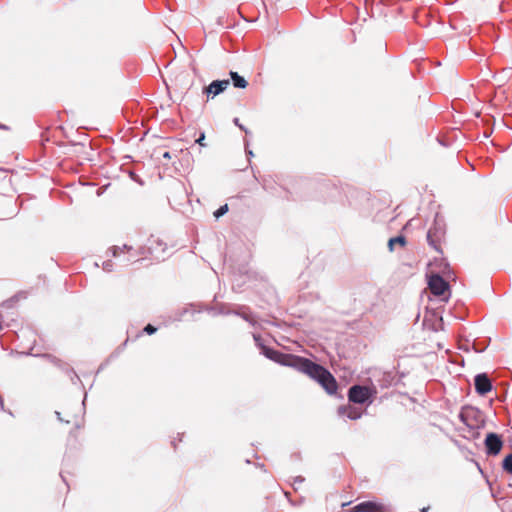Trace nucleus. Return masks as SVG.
<instances>
[{"label": "nucleus", "mask_w": 512, "mask_h": 512, "mask_svg": "<svg viewBox=\"0 0 512 512\" xmlns=\"http://www.w3.org/2000/svg\"><path fill=\"white\" fill-rule=\"evenodd\" d=\"M262 352L268 359L280 365L292 367L316 380L328 394L332 395L337 392L338 384L336 379L323 366L314 363L307 358L282 353L266 346L262 347Z\"/></svg>", "instance_id": "f257e3e1"}, {"label": "nucleus", "mask_w": 512, "mask_h": 512, "mask_svg": "<svg viewBox=\"0 0 512 512\" xmlns=\"http://www.w3.org/2000/svg\"><path fill=\"white\" fill-rule=\"evenodd\" d=\"M459 417L461 421L471 429H478L484 424L481 413L473 407L464 408Z\"/></svg>", "instance_id": "f03ea898"}, {"label": "nucleus", "mask_w": 512, "mask_h": 512, "mask_svg": "<svg viewBox=\"0 0 512 512\" xmlns=\"http://www.w3.org/2000/svg\"><path fill=\"white\" fill-rule=\"evenodd\" d=\"M428 287L431 293L435 296H444L446 293L449 294V284L440 275L432 274L428 279ZM449 295L444 297V300H448Z\"/></svg>", "instance_id": "7ed1b4c3"}, {"label": "nucleus", "mask_w": 512, "mask_h": 512, "mask_svg": "<svg viewBox=\"0 0 512 512\" xmlns=\"http://www.w3.org/2000/svg\"><path fill=\"white\" fill-rule=\"evenodd\" d=\"M371 396V390L366 386L354 385L348 391V399L350 402L363 404Z\"/></svg>", "instance_id": "20e7f679"}, {"label": "nucleus", "mask_w": 512, "mask_h": 512, "mask_svg": "<svg viewBox=\"0 0 512 512\" xmlns=\"http://www.w3.org/2000/svg\"><path fill=\"white\" fill-rule=\"evenodd\" d=\"M484 444L487 454L496 456L503 447V440L500 435L491 432L486 435Z\"/></svg>", "instance_id": "39448f33"}, {"label": "nucleus", "mask_w": 512, "mask_h": 512, "mask_svg": "<svg viewBox=\"0 0 512 512\" xmlns=\"http://www.w3.org/2000/svg\"><path fill=\"white\" fill-rule=\"evenodd\" d=\"M444 238V230L438 225H433L427 233V241L429 245L437 252L442 253L441 244Z\"/></svg>", "instance_id": "423d86ee"}, {"label": "nucleus", "mask_w": 512, "mask_h": 512, "mask_svg": "<svg viewBox=\"0 0 512 512\" xmlns=\"http://www.w3.org/2000/svg\"><path fill=\"white\" fill-rule=\"evenodd\" d=\"M230 85V80H215L212 81L208 86H206L203 92L207 95V97L214 98L220 93L224 92L228 86Z\"/></svg>", "instance_id": "0eeeda50"}, {"label": "nucleus", "mask_w": 512, "mask_h": 512, "mask_svg": "<svg viewBox=\"0 0 512 512\" xmlns=\"http://www.w3.org/2000/svg\"><path fill=\"white\" fill-rule=\"evenodd\" d=\"M353 512H386V508L381 503L365 501L356 505Z\"/></svg>", "instance_id": "6e6552de"}, {"label": "nucleus", "mask_w": 512, "mask_h": 512, "mask_svg": "<svg viewBox=\"0 0 512 512\" xmlns=\"http://www.w3.org/2000/svg\"><path fill=\"white\" fill-rule=\"evenodd\" d=\"M475 389L480 395H485L491 391L492 384L486 374H478L475 377Z\"/></svg>", "instance_id": "1a4fd4ad"}, {"label": "nucleus", "mask_w": 512, "mask_h": 512, "mask_svg": "<svg viewBox=\"0 0 512 512\" xmlns=\"http://www.w3.org/2000/svg\"><path fill=\"white\" fill-rule=\"evenodd\" d=\"M339 414L346 415L349 419L357 420L361 417L362 413L355 407L342 406L338 409Z\"/></svg>", "instance_id": "9d476101"}, {"label": "nucleus", "mask_w": 512, "mask_h": 512, "mask_svg": "<svg viewBox=\"0 0 512 512\" xmlns=\"http://www.w3.org/2000/svg\"><path fill=\"white\" fill-rule=\"evenodd\" d=\"M230 77L235 88L245 89L248 86L247 80L237 72L231 71Z\"/></svg>", "instance_id": "9b49d317"}, {"label": "nucleus", "mask_w": 512, "mask_h": 512, "mask_svg": "<svg viewBox=\"0 0 512 512\" xmlns=\"http://www.w3.org/2000/svg\"><path fill=\"white\" fill-rule=\"evenodd\" d=\"M407 244L406 238L402 235L389 239L388 248L392 252L394 251L395 245H399L400 247H405Z\"/></svg>", "instance_id": "f8f14e48"}, {"label": "nucleus", "mask_w": 512, "mask_h": 512, "mask_svg": "<svg viewBox=\"0 0 512 512\" xmlns=\"http://www.w3.org/2000/svg\"><path fill=\"white\" fill-rule=\"evenodd\" d=\"M502 468L505 472L512 475V454H509L504 458Z\"/></svg>", "instance_id": "ddd939ff"}, {"label": "nucleus", "mask_w": 512, "mask_h": 512, "mask_svg": "<svg viewBox=\"0 0 512 512\" xmlns=\"http://www.w3.org/2000/svg\"><path fill=\"white\" fill-rule=\"evenodd\" d=\"M227 211H228V205L225 204L214 212V216L216 218H219V217L223 216L225 213H227Z\"/></svg>", "instance_id": "4468645a"}, {"label": "nucleus", "mask_w": 512, "mask_h": 512, "mask_svg": "<svg viewBox=\"0 0 512 512\" xmlns=\"http://www.w3.org/2000/svg\"><path fill=\"white\" fill-rule=\"evenodd\" d=\"M156 330H157V329H156L153 325H151V324H147V325L145 326V328H144V331H145L147 334H149V335L154 334V333L156 332Z\"/></svg>", "instance_id": "2eb2a0df"}, {"label": "nucleus", "mask_w": 512, "mask_h": 512, "mask_svg": "<svg viewBox=\"0 0 512 512\" xmlns=\"http://www.w3.org/2000/svg\"><path fill=\"white\" fill-rule=\"evenodd\" d=\"M204 139H205V136H204V134H202V135H201V136L196 140V142H197L198 144H200V145H202V146H203V145H204V143H203Z\"/></svg>", "instance_id": "dca6fc26"}, {"label": "nucleus", "mask_w": 512, "mask_h": 512, "mask_svg": "<svg viewBox=\"0 0 512 512\" xmlns=\"http://www.w3.org/2000/svg\"><path fill=\"white\" fill-rule=\"evenodd\" d=\"M163 157H164V158H168V159H170V157H171V156H170V153H169V152H165V153L163 154Z\"/></svg>", "instance_id": "f3484780"}, {"label": "nucleus", "mask_w": 512, "mask_h": 512, "mask_svg": "<svg viewBox=\"0 0 512 512\" xmlns=\"http://www.w3.org/2000/svg\"><path fill=\"white\" fill-rule=\"evenodd\" d=\"M3 202H10V201L8 199H6V198L1 197L0 198V203H3Z\"/></svg>", "instance_id": "a211bd4d"}, {"label": "nucleus", "mask_w": 512, "mask_h": 512, "mask_svg": "<svg viewBox=\"0 0 512 512\" xmlns=\"http://www.w3.org/2000/svg\"><path fill=\"white\" fill-rule=\"evenodd\" d=\"M117 248L115 247L114 250H113V256H117Z\"/></svg>", "instance_id": "6ab92c4d"}, {"label": "nucleus", "mask_w": 512, "mask_h": 512, "mask_svg": "<svg viewBox=\"0 0 512 512\" xmlns=\"http://www.w3.org/2000/svg\"><path fill=\"white\" fill-rule=\"evenodd\" d=\"M13 212H14V211H10L9 213H4V215H7V216H8V215L13 214Z\"/></svg>", "instance_id": "aec40b11"}, {"label": "nucleus", "mask_w": 512, "mask_h": 512, "mask_svg": "<svg viewBox=\"0 0 512 512\" xmlns=\"http://www.w3.org/2000/svg\"><path fill=\"white\" fill-rule=\"evenodd\" d=\"M421 512H428V509H427V508H423V509L421 510Z\"/></svg>", "instance_id": "412c9836"}]
</instances>
